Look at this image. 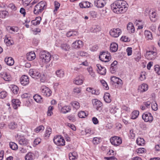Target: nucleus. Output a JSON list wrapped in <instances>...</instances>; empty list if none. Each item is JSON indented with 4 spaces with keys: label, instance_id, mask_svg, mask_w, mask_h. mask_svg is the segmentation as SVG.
I'll use <instances>...</instances> for the list:
<instances>
[{
    "label": "nucleus",
    "instance_id": "obj_1",
    "mask_svg": "<svg viewBox=\"0 0 160 160\" xmlns=\"http://www.w3.org/2000/svg\"><path fill=\"white\" fill-rule=\"evenodd\" d=\"M111 6L113 12L117 14L122 13L125 12L128 7V4L127 2L122 0L116 1Z\"/></svg>",
    "mask_w": 160,
    "mask_h": 160
},
{
    "label": "nucleus",
    "instance_id": "obj_2",
    "mask_svg": "<svg viewBox=\"0 0 160 160\" xmlns=\"http://www.w3.org/2000/svg\"><path fill=\"white\" fill-rule=\"evenodd\" d=\"M157 54V52L156 48L153 46H151L146 49L145 56L147 59L153 60L156 58Z\"/></svg>",
    "mask_w": 160,
    "mask_h": 160
},
{
    "label": "nucleus",
    "instance_id": "obj_3",
    "mask_svg": "<svg viewBox=\"0 0 160 160\" xmlns=\"http://www.w3.org/2000/svg\"><path fill=\"white\" fill-rule=\"evenodd\" d=\"M47 4L44 1H41L37 4L34 7V13L38 15L41 13L46 8Z\"/></svg>",
    "mask_w": 160,
    "mask_h": 160
},
{
    "label": "nucleus",
    "instance_id": "obj_4",
    "mask_svg": "<svg viewBox=\"0 0 160 160\" xmlns=\"http://www.w3.org/2000/svg\"><path fill=\"white\" fill-rule=\"evenodd\" d=\"M51 54L48 52L42 51L39 53L40 59L43 62L47 63L49 62L51 60Z\"/></svg>",
    "mask_w": 160,
    "mask_h": 160
},
{
    "label": "nucleus",
    "instance_id": "obj_5",
    "mask_svg": "<svg viewBox=\"0 0 160 160\" xmlns=\"http://www.w3.org/2000/svg\"><path fill=\"white\" fill-rule=\"evenodd\" d=\"M54 143L59 146H62L65 145V141L64 138L61 135L55 136L53 139Z\"/></svg>",
    "mask_w": 160,
    "mask_h": 160
},
{
    "label": "nucleus",
    "instance_id": "obj_6",
    "mask_svg": "<svg viewBox=\"0 0 160 160\" xmlns=\"http://www.w3.org/2000/svg\"><path fill=\"white\" fill-rule=\"evenodd\" d=\"M92 102L93 108L97 110L100 112L102 109V103L97 99H92Z\"/></svg>",
    "mask_w": 160,
    "mask_h": 160
},
{
    "label": "nucleus",
    "instance_id": "obj_7",
    "mask_svg": "<svg viewBox=\"0 0 160 160\" xmlns=\"http://www.w3.org/2000/svg\"><path fill=\"white\" fill-rule=\"evenodd\" d=\"M111 56L109 53L106 52H101L99 56V58L102 62H107L109 61L111 59Z\"/></svg>",
    "mask_w": 160,
    "mask_h": 160
},
{
    "label": "nucleus",
    "instance_id": "obj_8",
    "mask_svg": "<svg viewBox=\"0 0 160 160\" xmlns=\"http://www.w3.org/2000/svg\"><path fill=\"white\" fill-rule=\"evenodd\" d=\"M41 94L45 97H50L51 95L52 92L50 89L45 86H42L40 88Z\"/></svg>",
    "mask_w": 160,
    "mask_h": 160
},
{
    "label": "nucleus",
    "instance_id": "obj_9",
    "mask_svg": "<svg viewBox=\"0 0 160 160\" xmlns=\"http://www.w3.org/2000/svg\"><path fill=\"white\" fill-rule=\"evenodd\" d=\"M110 141L111 144L114 146H118L122 143L121 138L118 136H114L111 137Z\"/></svg>",
    "mask_w": 160,
    "mask_h": 160
},
{
    "label": "nucleus",
    "instance_id": "obj_10",
    "mask_svg": "<svg viewBox=\"0 0 160 160\" xmlns=\"http://www.w3.org/2000/svg\"><path fill=\"white\" fill-rule=\"evenodd\" d=\"M29 74L33 78L38 79L41 77V74L38 70L30 69Z\"/></svg>",
    "mask_w": 160,
    "mask_h": 160
},
{
    "label": "nucleus",
    "instance_id": "obj_11",
    "mask_svg": "<svg viewBox=\"0 0 160 160\" xmlns=\"http://www.w3.org/2000/svg\"><path fill=\"white\" fill-rule=\"evenodd\" d=\"M142 119L146 122L151 123L153 120V117L150 113H144L142 114Z\"/></svg>",
    "mask_w": 160,
    "mask_h": 160
},
{
    "label": "nucleus",
    "instance_id": "obj_12",
    "mask_svg": "<svg viewBox=\"0 0 160 160\" xmlns=\"http://www.w3.org/2000/svg\"><path fill=\"white\" fill-rule=\"evenodd\" d=\"M121 30L118 28L112 29L109 32L110 35L114 38L118 37L121 34Z\"/></svg>",
    "mask_w": 160,
    "mask_h": 160
},
{
    "label": "nucleus",
    "instance_id": "obj_13",
    "mask_svg": "<svg viewBox=\"0 0 160 160\" xmlns=\"http://www.w3.org/2000/svg\"><path fill=\"white\" fill-rule=\"evenodd\" d=\"M58 108L60 112L63 114L69 112L71 110L70 107L69 106H64L62 107L61 105H58Z\"/></svg>",
    "mask_w": 160,
    "mask_h": 160
},
{
    "label": "nucleus",
    "instance_id": "obj_14",
    "mask_svg": "<svg viewBox=\"0 0 160 160\" xmlns=\"http://www.w3.org/2000/svg\"><path fill=\"white\" fill-rule=\"evenodd\" d=\"M19 144L23 146H28L29 145V140L24 137H21L18 140Z\"/></svg>",
    "mask_w": 160,
    "mask_h": 160
},
{
    "label": "nucleus",
    "instance_id": "obj_15",
    "mask_svg": "<svg viewBox=\"0 0 160 160\" xmlns=\"http://www.w3.org/2000/svg\"><path fill=\"white\" fill-rule=\"evenodd\" d=\"M0 75L1 77L6 81H9L12 79L10 75L6 72H2Z\"/></svg>",
    "mask_w": 160,
    "mask_h": 160
},
{
    "label": "nucleus",
    "instance_id": "obj_16",
    "mask_svg": "<svg viewBox=\"0 0 160 160\" xmlns=\"http://www.w3.org/2000/svg\"><path fill=\"white\" fill-rule=\"evenodd\" d=\"M97 68V71L98 73L101 75H104L106 73V69L103 67L102 66L99 64L96 65Z\"/></svg>",
    "mask_w": 160,
    "mask_h": 160
},
{
    "label": "nucleus",
    "instance_id": "obj_17",
    "mask_svg": "<svg viewBox=\"0 0 160 160\" xmlns=\"http://www.w3.org/2000/svg\"><path fill=\"white\" fill-rule=\"evenodd\" d=\"M20 81L21 84L25 86L29 83V79L28 76L26 75L22 76L20 78Z\"/></svg>",
    "mask_w": 160,
    "mask_h": 160
},
{
    "label": "nucleus",
    "instance_id": "obj_18",
    "mask_svg": "<svg viewBox=\"0 0 160 160\" xmlns=\"http://www.w3.org/2000/svg\"><path fill=\"white\" fill-rule=\"evenodd\" d=\"M83 81V77L81 75L76 77L73 81V82L77 85H80L82 84Z\"/></svg>",
    "mask_w": 160,
    "mask_h": 160
},
{
    "label": "nucleus",
    "instance_id": "obj_19",
    "mask_svg": "<svg viewBox=\"0 0 160 160\" xmlns=\"http://www.w3.org/2000/svg\"><path fill=\"white\" fill-rule=\"evenodd\" d=\"M106 4L104 0H96L94 1V5L98 8L103 7Z\"/></svg>",
    "mask_w": 160,
    "mask_h": 160
},
{
    "label": "nucleus",
    "instance_id": "obj_20",
    "mask_svg": "<svg viewBox=\"0 0 160 160\" xmlns=\"http://www.w3.org/2000/svg\"><path fill=\"white\" fill-rule=\"evenodd\" d=\"M83 45V42L81 40H77L74 42L72 45V48H79L82 47Z\"/></svg>",
    "mask_w": 160,
    "mask_h": 160
},
{
    "label": "nucleus",
    "instance_id": "obj_21",
    "mask_svg": "<svg viewBox=\"0 0 160 160\" xmlns=\"http://www.w3.org/2000/svg\"><path fill=\"white\" fill-rule=\"evenodd\" d=\"M111 81L114 83L118 85H122L123 82L121 79L115 76H112L111 78Z\"/></svg>",
    "mask_w": 160,
    "mask_h": 160
},
{
    "label": "nucleus",
    "instance_id": "obj_22",
    "mask_svg": "<svg viewBox=\"0 0 160 160\" xmlns=\"http://www.w3.org/2000/svg\"><path fill=\"white\" fill-rule=\"evenodd\" d=\"M12 105L13 108L15 109H17V108L20 106L21 102L18 99H13L12 101Z\"/></svg>",
    "mask_w": 160,
    "mask_h": 160
},
{
    "label": "nucleus",
    "instance_id": "obj_23",
    "mask_svg": "<svg viewBox=\"0 0 160 160\" xmlns=\"http://www.w3.org/2000/svg\"><path fill=\"white\" fill-rule=\"evenodd\" d=\"M148 89V86L145 83H143L139 86L138 90L140 92H143L147 91Z\"/></svg>",
    "mask_w": 160,
    "mask_h": 160
},
{
    "label": "nucleus",
    "instance_id": "obj_24",
    "mask_svg": "<svg viewBox=\"0 0 160 160\" xmlns=\"http://www.w3.org/2000/svg\"><path fill=\"white\" fill-rule=\"evenodd\" d=\"M27 58L29 61L34 60L36 58V55L34 52L31 51L27 54Z\"/></svg>",
    "mask_w": 160,
    "mask_h": 160
},
{
    "label": "nucleus",
    "instance_id": "obj_25",
    "mask_svg": "<svg viewBox=\"0 0 160 160\" xmlns=\"http://www.w3.org/2000/svg\"><path fill=\"white\" fill-rule=\"evenodd\" d=\"M118 48V45L116 43L113 42L111 44L110 47V50L111 52H115L117 51Z\"/></svg>",
    "mask_w": 160,
    "mask_h": 160
},
{
    "label": "nucleus",
    "instance_id": "obj_26",
    "mask_svg": "<svg viewBox=\"0 0 160 160\" xmlns=\"http://www.w3.org/2000/svg\"><path fill=\"white\" fill-rule=\"evenodd\" d=\"M18 125L17 123L14 121H12L8 124V127L9 129L12 130L16 129L18 128Z\"/></svg>",
    "mask_w": 160,
    "mask_h": 160
},
{
    "label": "nucleus",
    "instance_id": "obj_27",
    "mask_svg": "<svg viewBox=\"0 0 160 160\" xmlns=\"http://www.w3.org/2000/svg\"><path fill=\"white\" fill-rule=\"evenodd\" d=\"M60 48L62 50L65 51H69L70 50V46L66 43L61 44Z\"/></svg>",
    "mask_w": 160,
    "mask_h": 160
},
{
    "label": "nucleus",
    "instance_id": "obj_28",
    "mask_svg": "<svg viewBox=\"0 0 160 160\" xmlns=\"http://www.w3.org/2000/svg\"><path fill=\"white\" fill-rule=\"evenodd\" d=\"M149 18L153 22H155L157 20V16L156 12L152 11L149 14Z\"/></svg>",
    "mask_w": 160,
    "mask_h": 160
},
{
    "label": "nucleus",
    "instance_id": "obj_29",
    "mask_svg": "<svg viewBox=\"0 0 160 160\" xmlns=\"http://www.w3.org/2000/svg\"><path fill=\"white\" fill-rule=\"evenodd\" d=\"M69 158L70 160H75L78 158V155L76 152H74L70 153L69 154Z\"/></svg>",
    "mask_w": 160,
    "mask_h": 160
},
{
    "label": "nucleus",
    "instance_id": "obj_30",
    "mask_svg": "<svg viewBox=\"0 0 160 160\" xmlns=\"http://www.w3.org/2000/svg\"><path fill=\"white\" fill-rule=\"evenodd\" d=\"M91 3L88 1H83L79 3V6L82 8H89L91 7Z\"/></svg>",
    "mask_w": 160,
    "mask_h": 160
},
{
    "label": "nucleus",
    "instance_id": "obj_31",
    "mask_svg": "<svg viewBox=\"0 0 160 160\" xmlns=\"http://www.w3.org/2000/svg\"><path fill=\"white\" fill-rule=\"evenodd\" d=\"M5 61L8 65L10 66L13 65L14 62L13 59L11 57L6 58Z\"/></svg>",
    "mask_w": 160,
    "mask_h": 160
},
{
    "label": "nucleus",
    "instance_id": "obj_32",
    "mask_svg": "<svg viewBox=\"0 0 160 160\" xmlns=\"http://www.w3.org/2000/svg\"><path fill=\"white\" fill-rule=\"evenodd\" d=\"M144 35L146 38L148 40H151L153 39L152 32L148 30H145Z\"/></svg>",
    "mask_w": 160,
    "mask_h": 160
},
{
    "label": "nucleus",
    "instance_id": "obj_33",
    "mask_svg": "<svg viewBox=\"0 0 160 160\" xmlns=\"http://www.w3.org/2000/svg\"><path fill=\"white\" fill-rule=\"evenodd\" d=\"M8 32L11 33H13L15 32H18L19 30V28L17 27H8Z\"/></svg>",
    "mask_w": 160,
    "mask_h": 160
},
{
    "label": "nucleus",
    "instance_id": "obj_34",
    "mask_svg": "<svg viewBox=\"0 0 160 160\" xmlns=\"http://www.w3.org/2000/svg\"><path fill=\"white\" fill-rule=\"evenodd\" d=\"M127 29L129 32L134 33L135 32V28L133 24L131 22H129L127 26Z\"/></svg>",
    "mask_w": 160,
    "mask_h": 160
},
{
    "label": "nucleus",
    "instance_id": "obj_35",
    "mask_svg": "<svg viewBox=\"0 0 160 160\" xmlns=\"http://www.w3.org/2000/svg\"><path fill=\"white\" fill-rule=\"evenodd\" d=\"M103 98L105 101L107 103H109L111 101L110 95L108 93H105Z\"/></svg>",
    "mask_w": 160,
    "mask_h": 160
},
{
    "label": "nucleus",
    "instance_id": "obj_36",
    "mask_svg": "<svg viewBox=\"0 0 160 160\" xmlns=\"http://www.w3.org/2000/svg\"><path fill=\"white\" fill-rule=\"evenodd\" d=\"M90 90H92V94H95V95H98L100 93L99 90L98 89H94L93 88L89 87L86 88V90L87 91H90Z\"/></svg>",
    "mask_w": 160,
    "mask_h": 160
},
{
    "label": "nucleus",
    "instance_id": "obj_37",
    "mask_svg": "<svg viewBox=\"0 0 160 160\" xmlns=\"http://www.w3.org/2000/svg\"><path fill=\"white\" fill-rule=\"evenodd\" d=\"M26 160H32L34 159V154L31 152H29L25 156Z\"/></svg>",
    "mask_w": 160,
    "mask_h": 160
},
{
    "label": "nucleus",
    "instance_id": "obj_38",
    "mask_svg": "<svg viewBox=\"0 0 160 160\" xmlns=\"http://www.w3.org/2000/svg\"><path fill=\"white\" fill-rule=\"evenodd\" d=\"M109 112L112 114H114L116 112V105L114 103H111L109 105Z\"/></svg>",
    "mask_w": 160,
    "mask_h": 160
},
{
    "label": "nucleus",
    "instance_id": "obj_39",
    "mask_svg": "<svg viewBox=\"0 0 160 160\" xmlns=\"http://www.w3.org/2000/svg\"><path fill=\"white\" fill-rule=\"evenodd\" d=\"M145 141L143 138L138 137L136 140V142L138 145L139 146H143L145 144Z\"/></svg>",
    "mask_w": 160,
    "mask_h": 160
},
{
    "label": "nucleus",
    "instance_id": "obj_40",
    "mask_svg": "<svg viewBox=\"0 0 160 160\" xmlns=\"http://www.w3.org/2000/svg\"><path fill=\"white\" fill-rule=\"evenodd\" d=\"M8 13L6 10H1L0 11V18H4L8 17Z\"/></svg>",
    "mask_w": 160,
    "mask_h": 160
},
{
    "label": "nucleus",
    "instance_id": "obj_41",
    "mask_svg": "<svg viewBox=\"0 0 160 160\" xmlns=\"http://www.w3.org/2000/svg\"><path fill=\"white\" fill-rule=\"evenodd\" d=\"M52 132V129L49 127L46 128L44 134V136L46 138H48L50 136Z\"/></svg>",
    "mask_w": 160,
    "mask_h": 160
},
{
    "label": "nucleus",
    "instance_id": "obj_42",
    "mask_svg": "<svg viewBox=\"0 0 160 160\" xmlns=\"http://www.w3.org/2000/svg\"><path fill=\"white\" fill-rule=\"evenodd\" d=\"M71 104L73 108L76 109H78L80 108V104L77 101H73L71 102Z\"/></svg>",
    "mask_w": 160,
    "mask_h": 160
},
{
    "label": "nucleus",
    "instance_id": "obj_43",
    "mask_svg": "<svg viewBox=\"0 0 160 160\" xmlns=\"http://www.w3.org/2000/svg\"><path fill=\"white\" fill-rule=\"evenodd\" d=\"M33 98L35 101L37 102L41 103L42 101V99L41 96L38 94L34 96Z\"/></svg>",
    "mask_w": 160,
    "mask_h": 160
},
{
    "label": "nucleus",
    "instance_id": "obj_44",
    "mask_svg": "<svg viewBox=\"0 0 160 160\" xmlns=\"http://www.w3.org/2000/svg\"><path fill=\"white\" fill-rule=\"evenodd\" d=\"M56 74L58 77L62 78L64 76V72L62 70H59L56 72Z\"/></svg>",
    "mask_w": 160,
    "mask_h": 160
},
{
    "label": "nucleus",
    "instance_id": "obj_45",
    "mask_svg": "<svg viewBox=\"0 0 160 160\" xmlns=\"http://www.w3.org/2000/svg\"><path fill=\"white\" fill-rule=\"evenodd\" d=\"M9 145L10 148L13 150H16L18 149V145L14 142H10Z\"/></svg>",
    "mask_w": 160,
    "mask_h": 160
},
{
    "label": "nucleus",
    "instance_id": "obj_46",
    "mask_svg": "<svg viewBox=\"0 0 160 160\" xmlns=\"http://www.w3.org/2000/svg\"><path fill=\"white\" fill-rule=\"evenodd\" d=\"M139 115V112L138 111H134L132 113L131 118L133 119L137 118Z\"/></svg>",
    "mask_w": 160,
    "mask_h": 160
},
{
    "label": "nucleus",
    "instance_id": "obj_47",
    "mask_svg": "<svg viewBox=\"0 0 160 160\" xmlns=\"http://www.w3.org/2000/svg\"><path fill=\"white\" fill-rule=\"evenodd\" d=\"M44 129V127L43 125H40L38 127L34 130V132L36 133H38L39 132H42Z\"/></svg>",
    "mask_w": 160,
    "mask_h": 160
},
{
    "label": "nucleus",
    "instance_id": "obj_48",
    "mask_svg": "<svg viewBox=\"0 0 160 160\" xmlns=\"http://www.w3.org/2000/svg\"><path fill=\"white\" fill-rule=\"evenodd\" d=\"M78 35V33L76 31H70L68 32L67 33V36L68 37H70L72 36H77Z\"/></svg>",
    "mask_w": 160,
    "mask_h": 160
},
{
    "label": "nucleus",
    "instance_id": "obj_49",
    "mask_svg": "<svg viewBox=\"0 0 160 160\" xmlns=\"http://www.w3.org/2000/svg\"><path fill=\"white\" fill-rule=\"evenodd\" d=\"M18 87L15 85H12L11 86V90L14 94H17L18 91Z\"/></svg>",
    "mask_w": 160,
    "mask_h": 160
},
{
    "label": "nucleus",
    "instance_id": "obj_50",
    "mask_svg": "<svg viewBox=\"0 0 160 160\" xmlns=\"http://www.w3.org/2000/svg\"><path fill=\"white\" fill-rule=\"evenodd\" d=\"M81 92V89L80 88L75 87L73 88V93L74 95H78Z\"/></svg>",
    "mask_w": 160,
    "mask_h": 160
},
{
    "label": "nucleus",
    "instance_id": "obj_51",
    "mask_svg": "<svg viewBox=\"0 0 160 160\" xmlns=\"http://www.w3.org/2000/svg\"><path fill=\"white\" fill-rule=\"evenodd\" d=\"M100 82L102 85L103 88L106 90H108L109 87L106 81L103 79L100 80Z\"/></svg>",
    "mask_w": 160,
    "mask_h": 160
},
{
    "label": "nucleus",
    "instance_id": "obj_52",
    "mask_svg": "<svg viewBox=\"0 0 160 160\" xmlns=\"http://www.w3.org/2000/svg\"><path fill=\"white\" fill-rule=\"evenodd\" d=\"M54 109L53 107L52 106H49L48 108L47 112V115L49 116H51L53 114L52 110Z\"/></svg>",
    "mask_w": 160,
    "mask_h": 160
},
{
    "label": "nucleus",
    "instance_id": "obj_53",
    "mask_svg": "<svg viewBox=\"0 0 160 160\" xmlns=\"http://www.w3.org/2000/svg\"><path fill=\"white\" fill-rule=\"evenodd\" d=\"M87 70L92 77L94 78L95 77V74L93 72L92 68L90 67L88 68Z\"/></svg>",
    "mask_w": 160,
    "mask_h": 160
},
{
    "label": "nucleus",
    "instance_id": "obj_54",
    "mask_svg": "<svg viewBox=\"0 0 160 160\" xmlns=\"http://www.w3.org/2000/svg\"><path fill=\"white\" fill-rule=\"evenodd\" d=\"M154 70L156 73L158 75H160V66L158 65H156L154 66Z\"/></svg>",
    "mask_w": 160,
    "mask_h": 160
},
{
    "label": "nucleus",
    "instance_id": "obj_55",
    "mask_svg": "<svg viewBox=\"0 0 160 160\" xmlns=\"http://www.w3.org/2000/svg\"><path fill=\"white\" fill-rule=\"evenodd\" d=\"M78 116L80 118H83L86 117L87 115L84 112L81 111L78 112Z\"/></svg>",
    "mask_w": 160,
    "mask_h": 160
},
{
    "label": "nucleus",
    "instance_id": "obj_56",
    "mask_svg": "<svg viewBox=\"0 0 160 160\" xmlns=\"http://www.w3.org/2000/svg\"><path fill=\"white\" fill-rule=\"evenodd\" d=\"M101 138L97 137L94 138L92 140V142L94 144H98L100 142Z\"/></svg>",
    "mask_w": 160,
    "mask_h": 160
},
{
    "label": "nucleus",
    "instance_id": "obj_57",
    "mask_svg": "<svg viewBox=\"0 0 160 160\" xmlns=\"http://www.w3.org/2000/svg\"><path fill=\"white\" fill-rule=\"evenodd\" d=\"M140 127L143 130H146L147 129L146 125L143 122H141L139 124Z\"/></svg>",
    "mask_w": 160,
    "mask_h": 160
},
{
    "label": "nucleus",
    "instance_id": "obj_58",
    "mask_svg": "<svg viewBox=\"0 0 160 160\" xmlns=\"http://www.w3.org/2000/svg\"><path fill=\"white\" fill-rule=\"evenodd\" d=\"M151 107L152 109L155 111H156L158 110V106L157 103L155 102H153L152 104Z\"/></svg>",
    "mask_w": 160,
    "mask_h": 160
},
{
    "label": "nucleus",
    "instance_id": "obj_59",
    "mask_svg": "<svg viewBox=\"0 0 160 160\" xmlns=\"http://www.w3.org/2000/svg\"><path fill=\"white\" fill-rule=\"evenodd\" d=\"M32 0H22V5L24 6H28Z\"/></svg>",
    "mask_w": 160,
    "mask_h": 160
},
{
    "label": "nucleus",
    "instance_id": "obj_60",
    "mask_svg": "<svg viewBox=\"0 0 160 160\" xmlns=\"http://www.w3.org/2000/svg\"><path fill=\"white\" fill-rule=\"evenodd\" d=\"M146 149L143 148H140L136 150V151L138 153L142 154L146 151Z\"/></svg>",
    "mask_w": 160,
    "mask_h": 160
},
{
    "label": "nucleus",
    "instance_id": "obj_61",
    "mask_svg": "<svg viewBox=\"0 0 160 160\" xmlns=\"http://www.w3.org/2000/svg\"><path fill=\"white\" fill-rule=\"evenodd\" d=\"M8 7L13 11H15L17 10V7L13 3H10L9 4Z\"/></svg>",
    "mask_w": 160,
    "mask_h": 160
},
{
    "label": "nucleus",
    "instance_id": "obj_62",
    "mask_svg": "<svg viewBox=\"0 0 160 160\" xmlns=\"http://www.w3.org/2000/svg\"><path fill=\"white\" fill-rule=\"evenodd\" d=\"M54 3L55 9L54 10V12H55L56 11H57L58 9L59 8L60 4L56 1H55Z\"/></svg>",
    "mask_w": 160,
    "mask_h": 160
},
{
    "label": "nucleus",
    "instance_id": "obj_63",
    "mask_svg": "<svg viewBox=\"0 0 160 160\" xmlns=\"http://www.w3.org/2000/svg\"><path fill=\"white\" fill-rule=\"evenodd\" d=\"M7 95V93L6 91H3L0 92V98H3Z\"/></svg>",
    "mask_w": 160,
    "mask_h": 160
},
{
    "label": "nucleus",
    "instance_id": "obj_64",
    "mask_svg": "<svg viewBox=\"0 0 160 160\" xmlns=\"http://www.w3.org/2000/svg\"><path fill=\"white\" fill-rule=\"evenodd\" d=\"M151 104V102L149 101L144 102H143V105H144L145 107H146L147 109L150 107Z\"/></svg>",
    "mask_w": 160,
    "mask_h": 160
}]
</instances>
